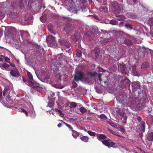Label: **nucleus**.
Returning a JSON list of instances; mask_svg holds the SVG:
<instances>
[{"label":"nucleus","instance_id":"nucleus-1","mask_svg":"<svg viewBox=\"0 0 153 153\" xmlns=\"http://www.w3.org/2000/svg\"><path fill=\"white\" fill-rule=\"evenodd\" d=\"M20 33L22 41L20 39L19 36H17L15 39L14 38L13 39V40L14 41L15 45H17V48H18L22 44L23 45L24 44L25 42H24V41H25V40H26L27 42L28 43L31 42L29 40L27 39L30 36L28 32L23 31L21 32Z\"/></svg>","mask_w":153,"mask_h":153},{"label":"nucleus","instance_id":"nucleus-2","mask_svg":"<svg viewBox=\"0 0 153 153\" xmlns=\"http://www.w3.org/2000/svg\"><path fill=\"white\" fill-rule=\"evenodd\" d=\"M65 56L62 53L58 54L56 56V62L54 64H52L51 66L59 67L62 65L63 63L65 62Z\"/></svg>","mask_w":153,"mask_h":153},{"label":"nucleus","instance_id":"nucleus-3","mask_svg":"<svg viewBox=\"0 0 153 153\" xmlns=\"http://www.w3.org/2000/svg\"><path fill=\"white\" fill-rule=\"evenodd\" d=\"M106 136L103 134H100L97 136V138L98 140H101L102 143L104 145L108 146V147H114V146L115 145V143L109 141L107 140H102L106 138Z\"/></svg>","mask_w":153,"mask_h":153},{"label":"nucleus","instance_id":"nucleus-4","mask_svg":"<svg viewBox=\"0 0 153 153\" xmlns=\"http://www.w3.org/2000/svg\"><path fill=\"white\" fill-rule=\"evenodd\" d=\"M74 76V79L77 82L85 79V74L82 70L76 71Z\"/></svg>","mask_w":153,"mask_h":153},{"label":"nucleus","instance_id":"nucleus-5","mask_svg":"<svg viewBox=\"0 0 153 153\" xmlns=\"http://www.w3.org/2000/svg\"><path fill=\"white\" fill-rule=\"evenodd\" d=\"M46 41L49 46L54 47L57 45V42L55 38L52 35L47 36Z\"/></svg>","mask_w":153,"mask_h":153},{"label":"nucleus","instance_id":"nucleus-6","mask_svg":"<svg viewBox=\"0 0 153 153\" xmlns=\"http://www.w3.org/2000/svg\"><path fill=\"white\" fill-rule=\"evenodd\" d=\"M69 3L66 5V8L68 10L71 12L76 13L77 11L75 5L72 0H69Z\"/></svg>","mask_w":153,"mask_h":153},{"label":"nucleus","instance_id":"nucleus-7","mask_svg":"<svg viewBox=\"0 0 153 153\" xmlns=\"http://www.w3.org/2000/svg\"><path fill=\"white\" fill-rule=\"evenodd\" d=\"M3 28H5L6 30V32L4 33L6 37L10 38L13 37L11 30L15 29L14 27H9L6 28L5 27H3Z\"/></svg>","mask_w":153,"mask_h":153},{"label":"nucleus","instance_id":"nucleus-8","mask_svg":"<svg viewBox=\"0 0 153 153\" xmlns=\"http://www.w3.org/2000/svg\"><path fill=\"white\" fill-rule=\"evenodd\" d=\"M100 49L99 48H96L91 52L92 56L94 58H97L100 54Z\"/></svg>","mask_w":153,"mask_h":153},{"label":"nucleus","instance_id":"nucleus-9","mask_svg":"<svg viewBox=\"0 0 153 153\" xmlns=\"http://www.w3.org/2000/svg\"><path fill=\"white\" fill-rule=\"evenodd\" d=\"M71 39L74 41L75 42L76 41L78 43H79L82 39V37L79 33H75L74 35L72 36L71 37Z\"/></svg>","mask_w":153,"mask_h":153},{"label":"nucleus","instance_id":"nucleus-10","mask_svg":"<svg viewBox=\"0 0 153 153\" xmlns=\"http://www.w3.org/2000/svg\"><path fill=\"white\" fill-rule=\"evenodd\" d=\"M59 42L61 45L66 47L67 48H69L71 46L70 44L68 42L67 39H61L59 40Z\"/></svg>","mask_w":153,"mask_h":153},{"label":"nucleus","instance_id":"nucleus-11","mask_svg":"<svg viewBox=\"0 0 153 153\" xmlns=\"http://www.w3.org/2000/svg\"><path fill=\"white\" fill-rule=\"evenodd\" d=\"M113 40V38L110 39H103L101 38L100 39V43L102 45H105L109 42H111Z\"/></svg>","mask_w":153,"mask_h":153},{"label":"nucleus","instance_id":"nucleus-12","mask_svg":"<svg viewBox=\"0 0 153 153\" xmlns=\"http://www.w3.org/2000/svg\"><path fill=\"white\" fill-rule=\"evenodd\" d=\"M10 74L12 76L15 77H17L19 75V73L16 69L11 70Z\"/></svg>","mask_w":153,"mask_h":153},{"label":"nucleus","instance_id":"nucleus-13","mask_svg":"<svg viewBox=\"0 0 153 153\" xmlns=\"http://www.w3.org/2000/svg\"><path fill=\"white\" fill-rule=\"evenodd\" d=\"M150 17L149 19L148 20L147 23L150 27L153 26V11L150 13Z\"/></svg>","mask_w":153,"mask_h":153},{"label":"nucleus","instance_id":"nucleus-14","mask_svg":"<svg viewBox=\"0 0 153 153\" xmlns=\"http://www.w3.org/2000/svg\"><path fill=\"white\" fill-rule=\"evenodd\" d=\"M130 81L127 79H125L122 82V83H123L124 85L121 86L122 88H125L127 86H129L130 85Z\"/></svg>","mask_w":153,"mask_h":153},{"label":"nucleus","instance_id":"nucleus-15","mask_svg":"<svg viewBox=\"0 0 153 153\" xmlns=\"http://www.w3.org/2000/svg\"><path fill=\"white\" fill-rule=\"evenodd\" d=\"M132 88L134 90L136 91L137 88H140V85L139 82H134L132 83Z\"/></svg>","mask_w":153,"mask_h":153},{"label":"nucleus","instance_id":"nucleus-16","mask_svg":"<svg viewBox=\"0 0 153 153\" xmlns=\"http://www.w3.org/2000/svg\"><path fill=\"white\" fill-rule=\"evenodd\" d=\"M85 35L90 40L93 39L94 36V34L92 31L87 32Z\"/></svg>","mask_w":153,"mask_h":153},{"label":"nucleus","instance_id":"nucleus-17","mask_svg":"<svg viewBox=\"0 0 153 153\" xmlns=\"http://www.w3.org/2000/svg\"><path fill=\"white\" fill-rule=\"evenodd\" d=\"M101 12H107L108 9L105 4H102L99 8Z\"/></svg>","mask_w":153,"mask_h":153},{"label":"nucleus","instance_id":"nucleus-18","mask_svg":"<svg viewBox=\"0 0 153 153\" xmlns=\"http://www.w3.org/2000/svg\"><path fill=\"white\" fill-rule=\"evenodd\" d=\"M146 138L149 141H152L153 140V132H150L146 136Z\"/></svg>","mask_w":153,"mask_h":153},{"label":"nucleus","instance_id":"nucleus-19","mask_svg":"<svg viewBox=\"0 0 153 153\" xmlns=\"http://www.w3.org/2000/svg\"><path fill=\"white\" fill-rule=\"evenodd\" d=\"M28 105L30 109V111H28L31 114H34L35 113V111H34L33 106L30 103L28 104Z\"/></svg>","mask_w":153,"mask_h":153},{"label":"nucleus","instance_id":"nucleus-20","mask_svg":"<svg viewBox=\"0 0 153 153\" xmlns=\"http://www.w3.org/2000/svg\"><path fill=\"white\" fill-rule=\"evenodd\" d=\"M64 32H65L66 33H69L71 32V27L70 26H66L64 28Z\"/></svg>","mask_w":153,"mask_h":153},{"label":"nucleus","instance_id":"nucleus-21","mask_svg":"<svg viewBox=\"0 0 153 153\" xmlns=\"http://www.w3.org/2000/svg\"><path fill=\"white\" fill-rule=\"evenodd\" d=\"M27 74L29 80L32 82L33 80L32 74L28 71H27Z\"/></svg>","mask_w":153,"mask_h":153},{"label":"nucleus","instance_id":"nucleus-22","mask_svg":"<svg viewBox=\"0 0 153 153\" xmlns=\"http://www.w3.org/2000/svg\"><path fill=\"white\" fill-rule=\"evenodd\" d=\"M72 135L73 137L75 139L76 138L79 136V133L76 131L73 130H72Z\"/></svg>","mask_w":153,"mask_h":153},{"label":"nucleus","instance_id":"nucleus-23","mask_svg":"<svg viewBox=\"0 0 153 153\" xmlns=\"http://www.w3.org/2000/svg\"><path fill=\"white\" fill-rule=\"evenodd\" d=\"M10 17L13 19H16L18 17V15L16 13H11L10 14Z\"/></svg>","mask_w":153,"mask_h":153},{"label":"nucleus","instance_id":"nucleus-24","mask_svg":"<svg viewBox=\"0 0 153 153\" xmlns=\"http://www.w3.org/2000/svg\"><path fill=\"white\" fill-rule=\"evenodd\" d=\"M141 126L140 128V129L144 132L145 131V123L143 122H141Z\"/></svg>","mask_w":153,"mask_h":153},{"label":"nucleus","instance_id":"nucleus-25","mask_svg":"<svg viewBox=\"0 0 153 153\" xmlns=\"http://www.w3.org/2000/svg\"><path fill=\"white\" fill-rule=\"evenodd\" d=\"M108 71H105L104 73H102V74H100V75H99L98 78L99 79V80L101 82H102V80L101 79V77H102V76H104L105 74H108Z\"/></svg>","mask_w":153,"mask_h":153},{"label":"nucleus","instance_id":"nucleus-26","mask_svg":"<svg viewBox=\"0 0 153 153\" xmlns=\"http://www.w3.org/2000/svg\"><path fill=\"white\" fill-rule=\"evenodd\" d=\"M80 139L82 141L85 142H87L88 141V138L87 136H82L81 137Z\"/></svg>","mask_w":153,"mask_h":153},{"label":"nucleus","instance_id":"nucleus-27","mask_svg":"<svg viewBox=\"0 0 153 153\" xmlns=\"http://www.w3.org/2000/svg\"><path fill=\"white\" fill-rule=\"evenodd\" d=\"M132 73L134 75L136 76L138 74V72L136 70V68H133Z\"/></svg>","mask_w":153,"mask_h":153},{"label":"nucleus","instance_id":"nucleus-28","mask_svg":"<svg viewBox=\"0 0 153 153\" xmlns=\"http://www.w3.org/2000/svg\"><path fill=\"white\" fill-rule=\"evenodd\" d=\"M55 111L57 112L60 116L62 117H63V114L61 110H59L58 109H55Z\"/></svg>","mask_w":153,"mask_h":153},{"label":"nucleus","instance_id":"nucleus-29","mask_svg":"<svg viewBox=\"0 0 153 153\" xmlns=\"http://www.w3.org/2000/svg\"><path fill=\"white\" fill-rule=\"evenodd\" d=\"M82 52L80 50H77L76 53V56L80 57L82 56Z\"/></svg>","mask_w":153,"mask_h":153},{"label":"nucleus","instance_id":"nucleus-30","mask_svg":"<svg viewBox=\"0 0 153 153\" xmlns=\"http://www.w3.org/2000/svg\"><path fill=\"white\" fill-rule=\"evenodd\" d=\"M125 19V17L123 15H120L118 16L117 20L119 21H123Z\"/></svg>","mask_w":153,"mask_h":153},{"label":"nucleus","instance_id":"nucleus-31","mask_svg":"<svg viewBox=\"0 0 153 153\" xmlns=\"http://www.w3.org/2000/svg\"><path fill=\"white\" fill-rule=\"evenodd\" d=\"M79 111L82 113H84L87 111V110L83 107L79 108Z\"/></svg>","mask_w":153,"mask_h":153},{"label":"nucleus","instance_id":"nucleus-32","mask_svg":"<svg viewBox=\"0 0 153 153\" xmlns=\"http://www.w3.org/2000/svg\"><path fill=\"white\" fill-rule=\"evenodd\" d=\"M46 18V15L44 14L43 15H42L40 17V19L42 22H44Z\"/></svg>","mask_w":153,"mask_h":153},{"label":"nucleus","instance_id":"nucleus-33","mask_svg":"<svg viewBox=\"0 0 153 153\" xmlns=\"http://www.w3.org/2000/svg\"><path fill=\"white\" fill-rule=\"evenodd\" d=\"M126 27L129 30H131L132 29V26L129 23H127L125 25Z\"/></svg>","mask_w":153,"mask_h":153},{"label":"nucleus","instance_id":"nucleus-34","mask_svg":"<svg viewBox=\"0 0 153 153\" xmlns=\"http://www.w3.org/2000/svg\"><path fill=\"white\" fill-rule=\"evenodd\" d=\"M88 74L91 76H94L96 75L97 74H98L96 72H89Z\"/></svg>","mask_w":153,"mask_h":153},{"label":"nucleus","instance_id":"nucleus-35","mask_svg":"<svg viewBox=\"0 0 153 153\" xmlns=\"http://www.w3.org/2000/svg\"><path fill=\"white\" fill-rule=\"evenodd\" d=\"M76 106V104L74 102H71L70 103V107L71 108H75Z\"/></svg>","mask_w":153,"mask_h":153},{"label":"nucleus","instance_id":"nucleus-36","mask_svg":"<svg viewBox=\"0 0 153 153\" xmlns=\"http://www.w3.org/2000/svg\"><path fill=\"white\" fill-rule=\"evenodd\" d=\"M87 132L91 136H94L96 135V133L95 132L91 131H88Z\"/></svg>","mask_w":153,"mask_h":153},{"label":"nucleus","instance_id":"nucleus-37","mask_svg":"<svg viewBox=\"0 0 153 153\" xmlns=\"http://www.w3.org/2000/svg\"><path fill=\"white\" fill-rule=\"evenodd\" d=\"M54 105V103L52 102H50L47 106V107H49L50 108H52Z\"/></svg>","mask_w":153,"mask_h":153},{"label":"nucleus","instance_id":"nucleus-38","mask_svg":"<svg viewBox=\"0 0 153 153\" xmlns=\"http://www.w3.org/2000/svg\"><path fill=\"white\" fill-rule=\"evenodd\" d=\"M20 111L21 112H22L25 114L26 115V116H27L28 115V113L27 111L25 110L24 109L22 108L20 110Z\"/></svg>","mask_w":153,"mask_h":153},{"label":"nucleus","instance_id":"nucleus-39","mask_svg":"<svg viewBox=\"0 0 153 153\" xmlns=\"http://www.w3.org/2000/svg\"><path fill=\"white\" fill-rule=\"evenodd\" d=\"M34 70H35V72L36 75L38 74L40 75L42 74V71L41 69L39 71H37V70L36 69H34Z\"/></svg>","mask_w":153,"mask_h":153},{"label":"nucleus","instance_id":"nucleus-40","mask_svg":"<svg viewBox=\"0 0 153 153\" xmlns=\"http://www.w3.org/2000/svg\"><path fill=\"white\" fill-rule=\"evenodd\" d=\"M5 16V13L0 11V19H3Z\"/></svg>","mask_w":153,"mask_h":153},{"label":"nucleus","instance_id":"nucleus-41","mask_svg":"<svg viewBox=\"0 0 153 153\" xmlns=\"http://www.w3.org/2000/svg\"><path fill=\"white\" fill-rule=\"evenodd\" d=\"M109 132H111V133L112 134H114V135H115L117 136H118L119 137H121L122 136H121L120 135H118V134H117L116 133L114 132L113 130H111V129H109Z\"/></svg>","mask_w":153,"mask_h":153},{"label":"nucleus","instance_id":"nucleus-42","mask_svg":"<svg viewBox=\"0 0 153 153\" xmlns=\"http://www.w3.org/2000/svg\"><path fill=\"white\" fill-rule=\"evenodd\" d=\"M60 121H61L63 122V123L64 124H65L67 127H68V128H69L70 129H71L72 130V128L71 126L70 125L67 124L66 123H65V122H63V121L62 120H60Z\"/></svg>","mask_w":153,"mask_h":153},{"label":"nucleus","instance_id":"nucleus-43","mask_svg":"<svg viewBox=\"0 0 153 153\" xmlns=\"http://www.w3.org/2000/svg\"><path fill=\"white\" fill-rule=\"evenodd\" d=\"M108 77V76H105V78L103 79V81H102V82H104V84L105 85L106 83H107V82L106 80H107Z\"/></svg>","mask_w":153,"mask_h":153},{"label":"nucleus","instance_id":"nucleus-44","mask_svg":"<svg viewBox=\"0 0 153 153\" xmlns=\"http://www.w3.org/2000/svg\"><path fill=\"white\" fill-rule=\"evenodd\" d=\"M4 59H5V61L9 63L10 62V59L7 57L4 56Z\"/></svg>","mask_w":153,"mask_h":153},{"label":"nucleus","instance_id":"nucleus-45","mask_svg":"<svg viewBox=\"0 0 153 153\" xmlns=\"http://www.w3.org/2000/svg\"><path fill=\"white\" fill-rule=\"evenodd\" d=\"M8 89V87H6L4 88V90L3 93V95L4 96H5V95L6 94V92L7 91Z\"/></svg>","mask_w":153,"mask_h":153},{"label":"nucleus","instance_id":"nucleus-46","mask_svg":"<svg viewBox=\"0 0 153 153\" xmlns=\"http://www.w3.org/2000/svg\"><path fill=\"white\" fill-rule=\"evenodd\" d=\"M110 24L113 25H116L117 24V22L115 20H111L110 22Z\"/></svg>","mask_w":153,"mask_h":153},{"label":"nucleus","instance_id":"nucleus-47","mask_svg":"<svg viewBox=\"0 0 153 153\" xmlns=\"http://www.w3.org/2000/svg\"><path fill=\"white\" fill-rule=\"evenodd\" d=\"M92 29L93 30H94L95 32H97L98 31V30L97 27L96 26H93L92 27Z\"/></svg>","mask_w":153,"mask_h":153},{"label":"nucleus","instance_id":"nucleus-48","mask_svg":"<svg viewBox=\"0 0 153 153\" xmlns=\"http://www.w3.org/2000/svg\"><path fill=\"white\" fill-rule=\"evenodd\" d=\"M100 117L102 119H106V117L105 115L104 114H101L100 116Z\"/></svg>","mask_w":153,"mask_h":153},{"label":"nucleus","instance_id":"nucleus-49","mask_svg":"<svg viewBox=\"0 0 153 153\" xmlns=\"http://www.w3.org/2000/svg\"><path fill=\"white\" fill-rule=\"evenodd\" d=\"M142 65L143 67H148L149 66V64L148 62H145Z\"/></svg>","mask_w":153,"mask_h":153},{"label":"nucleus","instance_id":"nucleus-50","mask_svg":"<svg viewBox=\"0 0 153 153\" xmlns=\"http://www.w3.org/2000/svg\"><path fill=\"white\" fill-rule=\"evenodd\" d=\"M131 42L130 40H126L125 41V43L128 45H130L131 44Z\"/></svg>","mask_w":153,"mask_h":153},{"label":"nucleus","instance_id":"nucleus-51","mask_svg":"<svg viewBox=\"0 0 153 153\" xmlns=\"http://www.w3.org/2000/svg\"><path fill=\"white\" fill-rule=\"evenodd\" d=\"M53 86L56 88H61L60 85L58 84H54Z\"/></svg>","mask_w":153,"mask_h":153},{"label":"nucleus","instance_id":"nucleus-52","mask_svg":"<svg viewBox=\"0 0 153 153\" xmlns=\"http://www.w3.org/2000/svg\"><path fill=\"white\" fill-rule=\"evenodd\" d=\"M73 85L72 87L74 88L76 87L77 86V84L74 82H72Z\"/></svg>","mask_w":153,"mask_h":153},{"label":"nucleus","instance_id":"nucleus-53","mask_svg":"<svg viewBox=\"0 0 153 153\" xmlns=\"http://www.w3.org/2000/svg\"><path fill=\"white\" fill-rule=\"evenodd\" d=\"M119 130L123 132H124L125 131L124 128L123 127H120Z\"/></svg>","mask_w":153,"mask_h":153},{"label":"nucleus","instance_id":"nucleus-54","mask_svg":"<svg viewBox=\"0 0 153 153\" xmlns=\"http://www.w3.org/2000/svg\"><path fill=\"white\" fill-rule=\"evenodd\" d=\"M4 59V56L0 55V61H2Z\"/></svg>","mask_w":153,"mask_h":153},{"label":"nucleus","instance_id":"nucleus-55","mask_svg":"<svg viewBox=\"0 0 153 153\" xmlns=\"http://www.w3.org/2000/svg\"><path fill=\"white\" fill-rule=\"evenodd\" d=\"M124 25V23L123 22H120L119 25V26L120 27H122Z\"/></svg>","mask_w":153,"mask_h":153},{"label":"nucleus","instance_id":"nucleus-56","mask_svg":"<svg viewBox=\"0 0 153 153\" xmlns=\"http://www.w3.org/2000/svg\"><path fill=\"white\" fill-rule=\"evenodd\" d=\"M7 98L8 100L10 101H12V100L11 99L9 95H8L7 96Z\"/></svg>","mask_w":153,"mask_h":153},{"label":"nucleus","instance_id":"nucleus-57","mask_svg":"<svg viewBox=\"0 0 153 153\" xmlns=\"http://www.w3.org/2000/svg\"><path fill=\"white\" fill-rule=\"evenodd\" d=\"M49 113L50 114H52L53 115H54V114L53 110H51V111H49Z\"/></svg>","mask_w":153,"mask_h":153},{"label":"nucleus","instance_id":"nucleus-58","mask_svg":"<svg viewBox=\"0 0 153 153\" xmlns=\"http://www.w3.org/2000/svg\"><path fill=\"white\" fill-rule=\"evenodd\" d=\"M9 67V65L7 64H4V65L3 66V67Z\"/></svg>","mask_w":153,"mask_h":153},{"label":"nucleus","instance_id":"nucleus-59","mask_svg":"<svg viewBox=\"0 0 153 153\" xmlns=\"http://www.w3.org/2000/svg\"><path fill=\"white\" fill-rule=\"evenodd\" d=\"M151 35L152 37L151 38L152 40H153V30L151 32Z\"/></svg>","mask_w":153,"mask_h":153},{"label":"nucleus","instance_id":"nucleus-60","mask_svg":"<svg viewBox=\"0 0 153 153\" xmlns=\"http://www.w3.org/2000/svg\"><path fill=\"white\" fill-rule=\"evenodd\" d=\"M90 65L91 67H94L95 66V65L94 64H93V63L90 64Z\"/></svg>","mask_w":153,"mask_h":153},{"label":"nucleus","instance_id":"nucleus-61","mask_svg":"<svg viewBox=\"0 0 153 153\" xmlns=\"http://www.w3.org/2000/svg\"><path fill=\"white\" fill-rule=\"evenodd\" d=\"M99 69H98L99 71H103V70L101 68H98Z\"/></svg>","mask_w":153,"mask_h":153},{"label":"nucleus","instance_id":"nucleus-62","mask_svg":"<svg viewBox=\"0 0 153 153\" xmlns=\"http://www.w3.org/2000/svg\"><path fill=\"white\" fill-rule=\"evenodd\" d=\"M96 90L97 92L98 93H100L101 92V91L99 89H96Z\"/></svg>","mask_w":153,"mask_h":153},{"label":"nucleus","instance_id":"nucleus-63","mask_svg":"<svg viewBox=\"0 0 153 153\" xmlns=\"http://www.w3.org/2000/svg\"><path fill=\"white\" fill-rule=\"evenodd\" d=\"M8 68H4H4H2V69H3V70H8Z\"/></svg>","mask_w":153,"mask_h":153},{"label":"nucleus","instance_id":"nucleus-64","mask_svg":"<svg viewBox=\"0 0 153 153\" xmlns=\"http://www.w3.org/2000/svg\"><path fill=\"white\" fill-rule=\"evenodd\" d=\"M62 126V125L61 123H59L58 125H57V126L59 128L60 127H61Z\"/></svg>","mask_w":153,"mask_h":153}]
</instances>
